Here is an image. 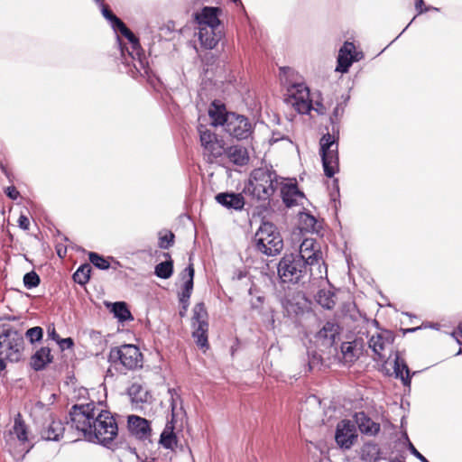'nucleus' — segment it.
Instances as JSON below:
<instances>
[{"instance_id":"obj_45","label":"nucleus","mask_w":462,"mask_h":462,"mask_svg":"<svg viewBox=\"0 0 462 462\" xmlns=\"http://www.w3.org/2000/svg\"><path fill=\"white\" fill-rule=\"evenodd\" d=\"M340 348H341V352L344 355L345 358H349L350 360H352V358L355 357V355H354L355 347L353 346L351 342H343L341 344Z\"/></svg>"},{"instance_id":"obj_11","label":"nucleus","mask_w":462,"mask_h":462,"mask_svg":"<svg viewBox=\"0 0 462 462\" xmlns=\"http://www.w3.org/2000/svg\"><path fill=\"white\" fill-rule=\"evenodd\" d=\"M364 57V52L357 51L354 42L346 41L338 51L335 71L346 73L354 62L363 60Z\"/></svg>"},{"instance_id":"obj_19","label":"nucleus","mask_w":462,"mask_h":462,"mask_svg":"<svg viewBox=\"0 0 462 462\" xmlns=\"http://www.w3.org/2000/svg\"><path fill=\"white\" fill-rule=\"evenodd\" d=\"M305 263L313 265L318 262V246L316 238L305 237L300 245L298 254Z\"/></svg>"},{"instance_id":"obj_51","label":"nucleus","mask_w":462,"mask_h":462,"mask_svg":"<svg viewBox=\"0 0 462 462\" xmlns=\"http://www.w3.org/2000/svg\"><path fill=\"white\" fill-rule=\"evenodd\" d=\"M189 271H192L193 275L195 274V270L192 263H189V264L180 273V275L182 281L190 279Z\"/></svg>"},{"instance_id":"obj_44","label":"nucleus","mask_w":462,"mask_h":462,"mask_svg":"<svg viewBox=\"0 0 462 462\" xmlns=\"http://www.w3.org/2000/svg\"><path fill=\"white\" fill-rule=\"evenodd\" d=\"M402 438H403L404 443L407 445L408 449L416 458H418L420 462H430L421 453H420L417 450V448L414 447V445L409 439V437L406 432H403Z\"/></svg>"},{"instance_id":"obj_31","label":"nucleus","mask_w":462,"mask_h":462,"mask_svg":"<svg viewBox=\"0 0 462 462\" xmlns=\"http://www.w3.org/2000/svg\"><path fill=\"white\" fill-rule=\"evenodd\" d=\"M111 311L113 312L114 316L121 322L134 319V317L125 301L115 302L112 306Z\"/></svg>"},{"instance_id":"obj_25","label":"nucleus","mask_w":462,"mask_h":462,"mask_svg":"<svg viewBox=\"0 0 462 462\" xmlns=\"http://www.w3.org/2000/svg\"><path fill=\"white\" fill-rule=\"evenodd\" d=\"M393 371L396 378H400L404 386L410 387L411 374L406 362L402 359L398 353L395 355Z\"/></svg>"},{"instance_id":"obj_27","label":"nucleus","mask_w":462,"mask_h":462,"mask_svg":"<svg viewBox=\"0 0 462 462\" xmlns=\"http://www.w3.org/2000/svg\"><path fill=\"white\" fill-rule=\"evenodd\" d=\"M168 393L170 394V407L171 411V418L170 420L176 421L180 414L185 413L182 406V399L180 394V390L177 388H169Z\"/></svg>"},{"instance_id":"obj_60","label":"nucleus","mask_w":462,"mask_h":462,"mask_svg":"<svg viewBox=\"0 0 462 462\" xmlns=\"http://www.w3.org/2000/svg\"><path fill=\"white\" fill-rule=\"evenodd\" d=\"M319 115H322L325 111V107L323 106V105L321 104L320 101H319Z\"/></svg>"},{"instance_id":"obj_56","label":"nucleus","mask_w":462,"mask_h":462,"mask_svg":"<svg viewBox=\"0 0 462 462\" xmlns=\"http://www.w3.org/2000/svg\"><path fill=\"white\" fill-rule=\"evenodd\" d=\"M308 354H309V356H311V359L309 361V367H310V370H311L315 366V364H316V351L309 350Z\"/></svg>"},{"instance_id":"obj_9","label":"nucleus","mask_w":462,"mask_h":462,"mask_svg":"<svg viewBox=\"0 0 462 462\" xmlns=\"http://www.w3.org/2000/svg\"><path fill=\"white\" fill-rule=\"evenodd\" d=\"M191 328L192 337L196 345L206 351L209 348L208 344V314L204 302L195 304L192 310Z\"/></svg>"},{"instance_id":"obj_28","label":"nucleus","mask_w":462,"mask_h":462,"mask_svg":"<svg viewBox=\"0 0 462 462\" xmlns=\"http://www.w3.org/2000/svg\"><path fill=\"white\" fill-rule=\"evenodd\" d=\"M116 31H119L120 33L125 36L132 45V52L127 50V53L134 59V53L136 55L140 54L141 45L138 38L134 34V32L125 25L123 22L118 25Z\"/></svg>"},{"instance_id":"obj_48","label":"nucleus","mask_w":462,"mask_h":462,"mask_svg":"<svg viewBox=\"0 0 462 462\" xmlns=\"http://www.w3.org/2000/svg\"><path fill=\"white\" fill-rule=\"evenodd\" d=\"M5 194L11 199L15 200L20 197V192L14 186H9L4 190Z\"/></svg>"},{"instance_id":"obj_24","label":"nucleus","mask_w":462,"mask_h":462,"mask_svg":"<svg viewBox=\"0 0 462 462\" xmlns=\"http://www.w3.org/2000/svg\"><path fill=\"white\" fill-rule=\"evenodd\" d=\"M52 361L53 356L51 354L50 347L42 346L32 356L30 365L34 371H42Z\"/></svg>"},{"instance_id":"obj_32","label":"nucleus","mask_w":462,"mask_h":462,"mask_svg":"<svg viewBox=\"0 0 462 462\" xmlns=\"http://www.w3.org/2000/svg\"><path fill=\"white\" fill-rule=\"evenodd\" d=\"M11 433H14L18 440L23 443L28 440L27 426L20 413H18L14 418V423Z\"/></svg>"},{"instance_id":"obj_39","label":"nucleus","mask_w":462,"mask_h":462,"mask_svg":"<svg viewBox=\"0 0 462 462\" xmlns=\"http://www.w3.org/2000/svg\"><path fill=\"white\" fill-rule=\"evenodd\" d=\"M88 259L90 263L97 269L107 270L110 267L108 259H106L103 255H100L97 253L90 252L88 254Z\"/></svg>"},{"instance_id":"obj_5","label":"nucleus","mask_w":462,"mask_h":462,"mask_svg":"<svg viewBox=\"0 0 462 462\" xmlns=\"http://www.w3.org/2000/svg\"><path fill=\"white\" fill-rule=\"evenodd\" d=\"M255 249L267 255L279 254L283 248V240L277 226L269 221H263L253 239Z\"/></svg>"},{"instance_id":"obj_61","label":"nucleus","mask_w":462,"mask_h":462,"mask_svg":"<svg viewBox=\"0 0 462 462\" xmlns=\"http://www.w3.org/2000/svg\"><path fill=\"white\" fill-rule=\"evenodd\" d=\"M245 276V273H244L243 272H239L236 275V278L237 280H241L242 278H244Z\"/></svg>"},{"instance_id":"obj_35","label":"nucleus","mask_w":462,"mask_h":462,"mask_svg":"<svg viewBox=\"0 0 462 462\" xmlns=\"http://www.w3.org/2000/svg\"><path fill=\"white\" fill-rule=\"evenodd\" d=\"M91 271L92 267L89 263L81 264L74 273L73 281L79 285H86L89 282Z\"/></svg>"},{"instance_id":"obj_16","label":"nucleus","mask_w":462,"mask_h":462,"mask_svg":"<svg viewBox=\"0 0 462 462\" xmlns=\"http://www.w3.org/2000/svg\"><path fill=\"white\" fill-rule=\"evenodd\" d=\"M218 27L201 26L199 31V40L202 47L207 50L214 49L219 41L222 34L217 31Z\"/></svg>"},{"instance_id":"obj_59","label":"nucleus","mask_w":462,"mask_h":462,"mask_svg":"<svg viewBox=\"0 0 462 462\" xmlns=\"http://www.w3.org/2000/svg\"><path fill=\"white\" fill-rule=\"evenodd\" d=\"M324 282H326V283H328V285H330L328 280H326V281H325V280H323V278L320 276V277H319V288L323 287V283H324Z\"/></svg>"},{"instance_id":"obj_10","label":"nucleus","mask_w":462,"mask_h":462,"mask_svg":"<svg viewBox=\"0 0 462 462\" xmlns=\"http://www.w3.org/2000/svg\"><path fill=\"white\" fill-rule=\"evenodd\" d=\"M284 101L299 114H309L311 109H314L310 97V89L302 82H295L288 87Z\"/></svg>"},{"instance_id":"obj_53","label":"nucleus","mask_w":462,"mask_h":462,"mask_svg":"<svg viewBox=\"0 0 462 462\" xmlns=\"http://www.w3.org/2000/svg\"><path fill=\"white\" fill-rule=\"evenodd\" d=\"M452 336L455 337L458 344H461L460 340L462 339V322L458 325L457 329L453 331Z\"/></svg>"},{"instance_id":"obj_13","label":"nucleus","mask_w":462,"mask_h":462,"mask_svg":"<svg viewBox=\"0 0 462 462\" xmlns=\"http://www.w3.org/2000/svg\"><path fill=\"white\" fill-rule=\"evenodd\" d=\"M127 428L136 439L144 440L150 438L152 429L149 420L137 415H129Z\"/></svg>"},{"instance_id":"obj_54","label":"nucleus","mask_w":462,"mask_h":462,"mask_svg":"<svg viewBox=\"0 0 462 462\" xmlns=\"http://www.w3.org/2000/svg\"><path fill=\"white\" fill-rule=\"evenodd\" d=\"M48 335H49V337H50L52 340H54V341H56V342H58V341L60 340V336H59V334L56 332V329H55V328H54L53 326H52L51 328V327H49V328H48Z\"/></svg>"},{"instance_id":"obj_49","label":"nucleus","mask_w":462,"mask_h":462,"mask_svg":"<svg viewBox=\"0 0 462 462\" xmlns=\"http://www.w3.org/2000/svg\"><path fill=\"white\" fill-rule=\"evenodd\" d=\"M415 9L417 10L418 14H423V13L429 11V10H435V11L439 10L436 7H431V6L425 7L423 0H417L416 1V3H415Z\"/></svg>"},{"instance_id":"obj_14","label":"nucleus","mask_w":462,"mask_h":462,"mask_svg":"<svg viewBox=\"0 0 462 462\" xmlns=\"http://www.w3.org/2000/svg\"><path fill=\"white\" fill-rule=\"evenodd\" d=\"M282 199L287 208L302 204L305 196L298 188L297 183L284 184L281 189Z\"/></svg>"},{"instance_id":"obj_41","label":"nucleus","mask_w":462,"mask_h":462,"mask_svg":"<svg viewBox=\"0 0 462 462\" xmlns=\"http://www.w3.org/2000/svg\"><path fill=\"white\" fill-rule=\"evenodd\" d=\"M101 12L103 16L111 23V26L114 30H116L119 24L123 23V21L118 18L109 8L107 5L102 2Z\"/></svg>"},{"instance_id":"obj_64","label":"nucleus","mask_w":462,"mask_h":462,"mask_svg":"<svg viewBox=\"0 0 462 462\" xmlns=\"http://www.w3.org/2000/svg\"><path fill=\"white\" fill-rule=\"evenodd\" d=\"M390 462H404L402 460H400L398 458L391 459Z\"/></svg>"},{"instance_id":"obj_55","label":"nucleus","mask_w":462,"mask_h":462,"mask_svg":"<svg viewBox=\"0 0 462 462\" xmlns=\"http://www.w3.org/2000/svg\"><path fill=\"white\" fill-rule=\"evenodd\" d=\"M189 273H190V279L184 281V284H183L182 288L193 290L194 278H193L192 271H189Z\"/></svg>"},{"instance_id":"obj_46","label":"nucleus","mask_w":462,"mask_h":462,"mask_svg":"<svg viewBox=\"0 0 462 462\" xmlns=\"http://www.w3.org/2000/svg\"><path fill=\"white\" fill-rule=\"evenodd\" d=\"M192 290L182 288L181 292L179 295L180 302L183 305L184 310H188L189 300L191 296Z\"/></svg>"},{"instance_id":"obj_47","label":"nucleus","mask_w":462,"mask_h":462,"mask_svg":"<svg viewBox=\"0 0 462 462\" xmlns=\"http://www.w3.org/2000/svg\"><path fill=\"white\" fill-rule=\"evenodd\" d=\"M61 350L69 349L74 346V340L71 337L60 338L57 342Z\"/></svg>"},{"instance_id":"obj_6","label":"nucleus","mask_w":462,"mask_h":462,"mask_svg":"<svg viewBox=\"0 0 462 462\" xmlns=\"http://www.w3.org/2000/svg\"><path fill=\"white\" fill-rule=\"evenodd\" d=\"M310 263L297 254H285L278 263V274L283 282L299 283L312 275Z\"/></svg>"},{"instance_id":"obj_21","label":"nucleus","mask_w":462,"mask_h":462,"mask_svg":"<svg viewBox=\"0 0 462 462\" xmlns=\"http://www.w3.org/2000/svg\"><path fill=\"white\" fill-rule=\"evenodd\" d=\"M65 426L60 420L51 419L41 430V437L45 440L59 441L64 434Z\"/></svg>"},{"instance_id":"obj_58","label":"nucleus","mask_w":462,"mask_h":462,"mask_svg":"<svg viewBox=\"0 0 462 462\" xmlns=\"http://www.w3.org/2000/svg\"><path fill=\"white\" fill-rule=\"evenodd\" d=\"M281 139H282V137L280 136V134H277L276 133H273L272 141H273L275 143Z\"/></svg>"},{"instance_id":"obj_38","label":"nucleus","mask_w":462,"mask_h":462,"mask_svg":"<svg viewBox=\"0 0 462 462\" xmlns=\"http://www.w3.org/2000/svg\"><path fill=\"white\" fill-rule=\"evenodd\" d=\"M175 243V235L171 230H162L158 233V246L161 249H169Z\"/></svg>"},{"instance_id":"obj_57","label":"nucleus","mask_w":462,"mask_h":462,"mask_svg":"<svg viewBox=\"0 0 462 462\" xmlns=\"http://www.w3.org/2000/svg\"><path fill=\"white\" fill-rule=\"evenodd\" d=\"M281 70L288 77L293 73V70L288 67L281 68Z\"/></svg>"},{"instance_id":"obj_40","label":"nucleus","mask_w":462,"mask_h":462,"mask_svg":"<svg viewBox=\"0 0 462 462\" xmlns=\"http://www.w3.org/2000/svg\"><path fill=\"white\" fill-rule=\"evenodd\" d=\"M198 132L199 134V140H200V144L202 147H205L206 145L210 143L211 141L214 140L217 136V134L210 131L203 125H199Z\"/></svg>"},{"instance_id":"obj_63","label":"nucleus","mask_w":462,"mask_h":462,"mask_svg":"<svg viewBox=\"0 0 462 462\" xmlns=\"http://www.w3.org/2000/svg\"><path fill=\"white\" fill-rule=\"evenodd\" d=\"M117 40L119 42V44H120V48H121V52H122V55L125 56V51H124V48L122 47V43H121V41H120V37L117 36Z\"/></svg>"},{"instance_id":"obj_4","label":"nucleus","mask_w":462,"mask_h":462,"mask_svg":"<svg viewBox=\"0 0 462 462\" xmlns=\"http://www.w3.org/2000/svg\"><path fill=\"white\" fill-rule=\"evenodd\" d=\"M329 121L331 130L327 129V134H324L319 139V154L324 174L328 178H332L339 171V125L332 117L329 118Z\"/></svg>"},{"instance_id":"obj_26","label":"nucleus","mask_w":462,"mask_h":462,"mask_svg":"<svg viewBox=\"0 0 462 462\" xmlns=\"http://www.w3.org/2000/svg\"><path fill=\"white\" fill-rule=\"evenodd\" d=\"M175 423L174 420H169L160 437V444L167 449L173 450L177 446V437L173 432Z\"/></svg>"},{"instance_id":"obj_20","label":"nucleus","mask_w":462,"mask_h":462,"mask_svg":"<svg viewBox=\"0 0 462 462\" xmlns=\"http://www.w3.org/2000/svg\"><path fill=\"white\" fill-rule=\"evenodd\" d=\"M215 199L218 204L228 209L241 210L245 206V198L241 193L222 192Z\"/></svg>"},{"instance_id":"obj_43","label":"nucleus","mask_w":462,"mask_h":462,"mask_svg":"<svg viewBox=\"0 0 462 462\" xmlns=\"http://www.w3.org/2000/svg\"><path fill=\"white\" fill-rule=\"evenodd\" d=\"M25 336L32 344L40 342L43 337V329L41 327L31 328L26 331Z\"/></svg>"},{"instance_id":"obj_34","label":"nucleus","mask_w":462,"mask_h":462,"mask_svg":"<svg viewBox=\"0 0 462 462\" xmlns=\"http://www.w3.org/2000/svg\"><path fill=\"white\" fill-rule=\"evenodd\" d=\"M128 395L132 402L143 403L147 402L148 392L139 383H133L128 389Z\"/></svg>"},{"instance_id":"obj_2","label":"nucleus","mask_w":462,"mask_h":462,"mask_svg":"<svg viewBox=\"0 0 462 462\" xmlns=\"http://www.w3.org/2000/svg\"><path fill=\"white\" fill-rule=\"evenodd\" d=\"M208 116L212 126H222L228 135L238 141L248 139L254 133V126L245 116L227 111L226 105L219 100L210 104Z\"/></svg>"},{"instance_id":"obj_62","label":"nucleus","mask_w":462,"mask_h":462,"mask_svg":"<svg viewBox=\"0 0 462 462\" xmlns=\"http://www.w3.org/2000/svg\"><path fill=\"white\" fill-rule=\"evenodd\" d=\"M338 111H339V107L336 106L333 111V116L337 117L338 116Z\"/></svg>"},{"instance_id":"obj_22","label":"nucleus","mask_w":462,"mask_h":462,"mask_svg":"<svg viewBox=\"0 0 462 462\" xmlns=\"http://www.w3.org/2000/svg\"><path fill=\"white\" fill-rule=\"evenodd\" d=\"M224 155H226L229 162L237 166L246 165L249 162L247 149L240 144L226 147Z\"/></svg>"},{"instance_id":"obj_15","label":"nucleus","mask_w":462,"mask_h":462,"mask_svg":"<svg viewBox=\"0 0 462 462\" xmlns=\"http://www.w3.org/2000/svg\"><path fill=\"white\" fill-rule=\"evenodd\" d=\"M394 340L393 334L389 330H383L375 335H373L369 339V347L372 348L373 352L382 357V353L384 351L386 346L392 345Z\"/></svg>"},{"instance_id":"obj_23","label":"nucleus","mask_w":462,"mask_h":462,"mask_svg":"<svg viewBox=\"0 0 462 462\" xmlns=\"http://www.w3.org/2000/svg\"><path fill=\"white\" fill-rule=\"evenodd\" d=\"M220 9L217 7H204L200 14H196V20L201 26H210V27H218L220 24V21L218 19V13Z\"/></svg>"},{"instance_id":"obj_52","label":"nucleus","mask_w":462,"mask_h":462,"mask_svg":"<svg viewBox=\"0 0 462 462\" xmlns=\"http://www.w3.org/2000/svg\"><path fill=\"white\" fill-rule=\"evenodd\" d=\"M18 226L23 230H28L30 226L29 218L24 215H21L18 218Z\"/></svg>"},{"instance_id":"obj_29","label":"nucleus","mask_w":462,"mask_h":462,"mask_svg":"<svg viewBox=\"0 0 462 462\" xmlns=\"http://www.w3.org/2000/svg\"><path fill=\"white\" fill-rule=\"evenodd\" d=\"M166 261L158 263L154 268V274L161 279H169L173 274V260L169 253H164Z\"/></svg>"},{"instance_id":"obj_42","label":"nucleus","mask_w":462,"mask_h":462,"mask_svg":"<svg viewBox=\"0 0 462 462\" xmlns=\"http://www.w3.org/2000/svg\"><path fill=\"white\" fill-rule=\"evenodd\" d=\"M41 282L40 276L34 272H29L23 276V284L27 289L37 287Z\"/></svg>"},{"instance_id":"obj_30","label":"nucleus","mask_w":462,"mask_h":462,"mask_svg":"<svg viewBox=\"0 0 462 462\" xmlns=\"http://www.w3.org/2000/svg\"><path fill=\"white\" fill-rule=\"evenodd\" d=\"M225 141L222 137L217 136L214 140L211 141L210 143L206 145L204 150L211 156L213 159L220 158L224 155L226 152Z\"/></svg>"},{"instance_id":"obj_1","label":"nucleus","mask_w":462,"mask_h":462,"mask_svg":"<svg viewBox=\"0 0 462 462\" xmlns=\"http://www.w3.org/2000/svg\"><path fill=\"white\" fill-rule=\"evenodd\" d=\"M71 427L81 433L84 439L111 448L118 435L115 416L107 410H100L95 402L74 404L69 412Z\"/></svg>"},{"instance_id":"obj_7","label":"nucleus","mask_w":462,"mask_h":462,"mask_svg":"<svg viewBox=\"0 0 462 462\" xmlns=\"http://www.w3.org/2000/svg\"><path fill=\"white\" fill-rule=\"evenodd\" d=\"M23 345V337L19 330L7 324L0 326V356H4L10 362H19Z\"/></svg>"},{"instance_id":"obj_3","label":"nucleus","mask_w":462,"mask_h":462,"mask_svg":"<svg viewBox=\"0 0 462 462\" xmlns=\"http://www.w3.org/2000/svg\"><path fill=\"white\" fill-rule=\"evenodd\" d=\"M278 186V176L272 166H264L252 171L244 191L253 199L269 204Z\"/></svg>"},{"instance_id":"obj_8","label":"nucleus","mask_w":462,"mask_h":462,"mask_svg":"<svg viewBox=\"0 0 462 462\" xmlns=\"http://www.w3.org/2000/svg\"><path fill=\"white\" fill-rule=\"evenodd\" d=\"M108 362L119 364L125 370H136L143 367V356L139 347L132 344H125L110 348Z\"/></svg>"},{"instance_id":"obj_33","label":"nucleus","mask_w":462,"mask_h":462,"mask_svg":"<svg viewBox=\"0 0 462 462\" xmlns=\"http://www.w3.org/2000/svg\"><path fill=\"white\" fill-rule=\"evenodd\" d=\"M298 310L297 314H304L313 311L314 302L303 292H298L294 298Z\"/></svg>"},{"instance_id":"obj_12","label":"nucleus","mask_w":462,"mask_h":462,"mask_svg":"<svg viewBox=\"0 0 462 462\" xmlns=\"http://www.w3.org/2000/svg\"><path fill=\"white\" fill-rule=\"evenodd\" d=\"M356 423L349 420H343L338 422L335 434L337 444L343 449H349L357 439Z\"/></svg>"},{"instance_id":"obj_50","label":"nucleus","mask_w":462,"mask_h":462,"mask_svg":"<svg viewBox=\"0 0 462 462\" xmlns=\"http://www.w3.org/2000/svg\"><path fill=\"white\" fill-rule=\"evenodd\" d=\"M330 197H331V199L334 202H336L337 198L339 197V185H338V180L337 179H334L333 181H332Z\"/></svg>"},{"instance_id":"obj_17","label":"nucleus","mask_w":462,"mask_h":462,"mask_svg":"<svg viewBox=\"0 0 462 462\" xmlns=\"http://www.w3.org/2000/svg\"><path fill=\"white\" fill-rule=\"evenodd\" d=\"M340 328L337 323L328 321L319 329V341L325 347L333 346L339 340Z\"/></svg>"},{"instance_id":"obj_18","label":"nucleus","mask_w":462,"mask_h":462,"mask_svg":"<svg viewBox=\"0 0 462 462\" xmlns=\"http://www.w3.org/2000/svg\"><path fill=\"white\" fill-rule=\"evenodd\" d=\"M356 426H358L362 434L366 436H375L381 429L379 423L374 421L364 411L356 412L354 415Z\"/></svg>"},{"instance_id":"obj_36","label":"nucleus","mask_w":462,"mask_h":462,"mask_svg":"<svg viewBox=\"0 0 462 462\" xmlns=\"http://www.w3.org/2000/svg\"><path fill=\"white\" fill-rule=\"evenodd\" d=\"M336 293L330 289L326 291L325 288L319 289V306L327 310H332L336 305Z\"/></svg>"},{"instance_id":"obj_37","label":"nucleus","mask_w":462,"mask_h":462,"mask_svg":"<svg viewBox=\"0 0 462 462\" xmlns=\"http://www.w3.org/2000/svg\"><path fill=\"white\" fill-rule=\"evenodd\" d=\"M317 223L318 219L311 214L307 212L300 213V228L301 232H311L313 234Z\"/></svg>"}]
</instances>
